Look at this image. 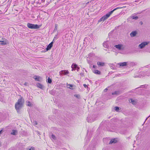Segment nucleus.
Wrapping results in <instances>:
<instances>
[{
	"instance_id": "1",
	"label": "nucleus",
	"mask_w": 150,
	"mask_h": 150,
	"mask_svg": "<svg viewBox=\"0 0 150 150\" xmlns=\"http://www.w3.org/2000/svg\"><path fill=\"white\" fill-rule=\"evenodd\" d=\"M24 100L22 97L18 100L15 105V108L17 111H18L23 106Z\"/></svg>"
},
{
	"instance_id": "2",
	"label": "nucleus",
	"mask_w": 150,
	"mask_h": 150,
	"mask_svg": "<svg viewBox=\"0 0 150 150\" xmlns=\"http://www.w3.org/2000/svg\"><path fill=\"white\" fill-rule=\"evenodd\" d=\"M28 27L30 29H37L40 28V26L37 24H34L30 23H27Z\"/></svg>"
},
{
	"instance_id": "3",
	"label": "nucleus",
	"mask_w": 150,
	"mask_h": 150,
	"mask_svg": "<svg viewBox=\"0 0 150 150\" xmlns=\"http://www.w3.org/2000/svg\"><path fill=\"white\" fill-rule=\"evenodd\" d=\"M111 15L110 14L109 12L108 13L106 14L105 15L103 16L102 17L99 21L98 22H100L101 21H104L105 20L107 19L109 16Z\"/></svg>"
},
{
	"instance_id": "4",
	"label": "nucleus",
	"mask_w": 150,
	"mask_h": 150,
	"mask_svg": "<svg viewBox=\"0 0 150 150\" xmlns=\"http://www.w3.org/2000/svg\"><path fill=\"white\" fill-rule=\"evenodd\" d=\"M148 42H143L139 45V47L140 49H143L146 45H148Z\"/></svg>"
},
{
	"instance_id": "5",
	"label": "nucleus",
	"mask_w": 150,
	"mask_h": 150,
	"mask_svg": "<svg viewBox=\"0 0 150 150\" xmlns=\"http://www.w3.org/2000/svg\"><path fill=\"white\" fill-rule=\"evenodd\" d=\"M69 73V72L67 70H62L59 72L60 75L63 74L64 75H67Z\"/></svg>"
},
{
	"instance_id": "6",
	"label": "nucleus",
	"mask_w": 150,
	"mask_h": 150,
	"mask_svg": "<svg viewBox=\"0 0 150 150\" xmlns=\"http://www.w3.org/2000/svg\"><path fill=\"white\" fill-rule=\"evenodd\" d=\"M53 42H52L47 46V47L46 48L47 51L51 49L53 46Z\"/></svg>"
},
{
	"instance_id": "7",
	"label": "nucleus",
	"mask_w": 150,
	"mask_h": 150,
	"mask_svg": "<svg viewBox=\"0 0 150 150\" xmlns=\"http://www.w3.org/2000/svg\"><path fill=\"white\" fill-rule=\"evenodd\" d=\"M127 62H125L122 63H120L118 64V65L121 67L125 66L127 65Z\"/></svg>"
},
{
	"instance_id": "8",
	"label": "nucleus",
	"mask_w": 150,
	"mask_h": 150,
	"mask_svg": "<svg viewBox=\"0 0 150 150\" xmlns=\"http://www.w3.org/2000/svg\"><path fill=\"white\" fill-rule=\"evenodd\" d=\"M137 32L136 31H133L130 33V35L131 37L135 36L137 34Z\"/></svg>"
},
{
	"instance_id": "9",
	"label": "nucleus",
	"mask_w": 150,
	"mask_h": 150,
	"mask_svg": "<svg viewBox=\"0 0 150 150\" xmlns=\"http://www.w3.org/2000/svg\"><path fill=\"white\" fill-rule=\"evenodd\" d=\"M129 101L130 103H132L133 105H136L137 103V102L136 100L132 99H130L129 100Z\"/></svg>"
},
{
	"instance_id": "10",
	"label": "nucleus",
	"mask_w": 150,
	"mask_h": 150,
	"mask_svg": "<svg viewBox=\"0 0 150 150\" xmlns=\"http://www.w3.org/2000/svg\"><path fill=\"white\" fill-rule=\"evenodd\" d=\"M35 81H40V79H41V78L39 76H35L33 77Z\"/></svg>"
},
{
	"instance_id": "11",
	"label": "nucleus",
	"mask_w": 150,
	"mask_h": 150,
	"mask_svg": "<svg viewBox=\"0 0 150 150\" xmlns=\"http://www.w3.org/2000/svg\"><path fill=\"white\" fill-rule=\"evenodd\" d=\"M108 42V41H106L104 42L103 44V47L107 48H108L109 47Z\"/></svg>"
},
{
	"instance_id": "12",
	"label": "nucleus",
	"mask_w": 150,
	"mask_h": 150,
	"mask_svg": "<svg viewBox=\"0 0 150 150\" xmlns=\"http://www.w3.org/2000/svg\"><path fill=\"white\" fill-rule=\"evenodd\" d=\"M18 132L17 130H13L12 131L11 133V135H16L17 134Z\"/></svg>"
},
{
	"instance_id": "13",
	"label": "nucleus",
	"mask_w": 150,
	"mask_h": 150,
	"mask_svg": "<svg viewBox=\"0 0 150 150\" xmlns=\"http://www.w3.org/2000/svg\"><path fill=\"white\" fill-rule=\"evenodd\" d=\"M124 7V6L123 7H118L116 8L113 9V10L111 11H110L109 12V13L111 15L113 13V12L115 10L117 9H120V8H122Z\"/></svg>"
},
{
	"instance_id": "14",
	"label": "nucleus",
	"mask_w": 150,
	"mask_h": 150,
	"mask_svg": "<svg viewBox=\"0 0 150 150\" xmlns=\"http://www.w3.org/2000/svg\"><path fill=\"white\" fill-rule=\"evenodd\" d=\"M122 46V45L120 44L115 45L114 46V47H115L116 48L120 50H121V47Z\"/></svg>"
},
{
	"instance_id": "15",
	"label": "nucleus",
	"mask_w": 150,
	"mask_h": 150,
	"mask_svg": "<svg viewBox=\"0 0 150 150\" xmlns=\"http://www.w3.org/2000/svg\"><path fill=\"white\" fill-rule=\"evenodd\" d=\"M71 67L72 68V71H73L74 68L76 69V68H78V67L77 64H73L71 66Z\"/></svg>"
},
{
	"instance_id": "16",
	"label": "nucleus",
	"mask_w": 150,
	"mask_h": 150,
	"mask_svg": "<svg viewBox=\"0 0 150 150\" xmlns=\"http://www.w3.org/2000/svg\"><path fill=\"white\" fill-rule=\"evenodd\" d=\"M37 86L38 87L41 89H43L44 87L43 86L39 83H37Z\"/></svg>"
},
{
	"instance_id": "17",
	"label": "nucleus",
	"mask_w": 150,
	"mask_h": 150,
	"mask_svg": "<svg viewBox=\"0 0 150 150\" xmlns=\"http://www.w3.org/2000/svg\"><path fill=\"white\" fill-rule=\"evenodd\" d=\"M117 141L115 140V139H112L111 140L109 143V144H111L112 143H116Z\"/></svg>"
},
{
	"instance_id": "18",
	"label": "nucleus",
	"mask_w": 150,
	"mask_h": 150,
	"mask_svg": "<svg viewBox=\"0 0 150 150\" xmlns=\"http://www.w3.org/2000/svg\"><path fill=\"white\" fill-rule=\"evenodd\" d=\"M104 63L98 62L97 64L99 67H103L104 65Z\"/></svg>"
},
{
	"instance_id": "19",
	"label": "nucleus",
	"mask_w": 150,
	"mask_h": 150,
	"mask_svg": "<svg viewBox=\"0 0 150 150\" xmlns=\"http://www.w3.org/2000/svg\"><path fill=\"white\" fill-rule=\"evenodd\" d=\"M90 117H89V116H88L87 118V121H88V122H92L93 121H94V120H91L90 118Z\"/></svg>"
},
{
	"instance_id": "20",
	"label": "nucleus",
	"mask_w": 150,
	"mask_h": 150,
	"mask_svg": "<svg viewBox=\"0 0 150 150\" xmlns=\"http://www.w3.org/2000/svg\"><path fill=\"white\" fill-rule=\"evenodd\" d=\"M94 73L96 74H100V72L97 70H94Z\"/></svg>"
},
{
	"instance_id": "21",
	"label": "nucleus",
	"mask_w": 150,
	"mask_h": 150,
	"mask_svg": "<svg viewBox=\"0 0 150 150\" xmlns=\"http://www.w3.org/2000/svg\"><path fill=\"white\" fill-rule=\"evenodd\" d=\"M26 105L27 106H29L30 107L32 106L33 105V104H31V103L29 101H28L27 102Z\"/></svg>"
},
{
	"instance_id": "22",
	"label": "nucleus",
	"mask_w": 150,
	"mask_h": 150,
	"mask_svg": "<svg viewBox=\"0 0 150 150\" xmlns=\"http://www.w3.org/2000/svg\"><path fill=\"white\" fill-rule=\"evenodd\" d=\"M47 82L49 83H52V81L51 79L49 77L47 79Z\"/></svg>"
},
{
	"instance_id": "23",
	"label": "nucleus",
	"mask_w": 150,
	"mask_h": 150,
	"mask_svg": "<svg viewBox=\"0 0 150 150\" xmlns=\"http://www.w3.org/2000/svg\"><path fill=\"white\" fill-rule=\"evenodd\" d=\"M57 26L58 25L57 24H55V28L54 30V32H56L57 31Z\"/></svg>"
},
{
	"instance_id": "24",
	"label": "nucleus",
	"mask_w": 150,
	"mask_h": 150,
	"mask_svg": "<svg viewBox=\"0 0 150 150\" xmlns=\"http://www.w3.org/2000/svg\"><path fill=\"white\" fill-rule=\"evenodd\" d=\"M119 94V91H115L112 93V95H118Z\"/></svg>"
},
{
	"instance_id": "25",
	"label": "nucleus",
	"mask_w": 150,
	"mask_h": 150,
	"mask_svg": "<svg viewBox=\"0 0 150 150\" xmlns=\"http://www.w3.org/2000/svg\"><path fill=\"white\" fill-rule=\"evenodd\" d=\"M0 44L1 45H6V43L5 42L3 41H0Z\"/></svg>"
},
{
	"instance_id": "26",
	"label": "nucleus",
	"mask_w": 150,
	"mask_h": 150,
	"mask_svg": "<svg viewBox=\"0 0 150 150\" xmlns=\"http://www.w3.org/2000/svg\"><path fill=\"white\" fill-rule=\"evenodd\" d=\"M114 109L116 111H118L120 110L119 108L118 107H115L114 108Z\"/></svg>"
},
{
	"instance_id": "27",
	"label": "nucleus",
	"mask_w": 150,
	"mask_h": 150,
	"mask_svg": "<svg viewBox=\"0 0 150 150\" xmlns=\"http://www.w3.org/2000/svg\"><path fill=\"white\" fill-rule=\"evenodd\" d=\"M132 18L133 19L137 20L138 18V16H132Z\"/></svg>"
},
{
	"instance_id": "28",
	"label": "nucleus",
	"mask_w": 150,
	"mask_h": 150,
	"mask_svg": "<svg viewBox=\"0 0 150 150\" xmlns=\"http://www.w3.org/2000/svg\"><path fill=\"white\" fill-rule=\"evenodd\" d=\"M67 87L68 88H71V87H72V85H71V84H69V85H68L67 86Z\"/></svg>"
},
{
	"instance_id": "29",
	"label": "nucleus",
	"mask_w": 150,
	"mask_h": 150,
	"mask_svg": "<svg viewBox=\"0 0 150 150\" xmlns=\"http://www.w3.org/2000/svg\"><path fill=\"white\" fill-rule=\"evenodd\" d=\"M52 137L54 139H56V137L53 134H52Z\"/></svg>"
},
{
	"instance_id": "30",
	"label": "nucleus",
	"mask_w": 150,
	"mask_h": 150,
	"mask_svg": "<svg viewBox=\"0 0 150 150\" xmlns=\"http://www.w3.org/2000/svg\"><path fill=\"white\" fill-rule=\"evenodd\" d=\"M33 124H34L36 125H37V124H38L37 122L36 121L34 120L33 121Z\"/></svg>"
},
{
	"instance_id": "31",
	"label": "nucleus",
	"mask_w": 150,
	"mask_h": 150,
	"mask_svg": "<svg viewBox=\"0 0 150 150\" xmlns=\"http://www.w3.org/2000/svg\"><path fill=\"white\" fill-rule=\"evenodd\" d=\"M83 86L85 88H88V86L86 84H84Z\"/></svg>"
},
{
	"instance_id": "32",
	"label": "nucleus",
	"mask_w": 150,
	"mask_h": 150,
	"mask_svg": "<svg viewBox=\"0 0 150 150\" xmlns=\"http://www.w3.org/2000/svg\"><path fill=\"white\" fill-rule=\"evenodd\" d=\"M36 132L39 135H40V132L39 131H36Z\"/></svg>"
},
{
	"instance_id": "33",
	"label": "nucleus",
	"mask_w": 150,
	"mask_h": 150,
	"mask_svg": "<svg viewBox=\"0 0 150 150\" xmlns=\"http://www.w3.org/2000/svg\"><path fill=\"white\" fill-rule=\"evenodd\" d=\"M28 150H34L33 148L31 147L30 149H29Z\"/></svg>"
},
{
	"instance_id": "34",
	"label": "nucleus",
	"mask_w": 150,
	"mask_h": 150,
	"mask_svg": "<svg viewBox=\"0 0 150 150\" xmlns=\"http://www.w3.org/2000/svg\"><path fill=\"white\" fill-rule=\"evenodd\" d=\"M74 96H75V97H76L77 98H79V96H78V95L77 94L75 95H74Z\"/></svg>"
},
{
	"instance_id": "35",
	"label": "nucleus",
	"mask_w": 150,
	"mask_h": 150,
	"mask_svg": "<svg viewBox=\"0 0 150 150\" xmlns=\"http://www.w3.org/2000/svg\"><path fill=\"white\" fill-rule=\"evenodd\" d=\"M108 90V89H107V88H106L104 90V92H106Z\"/></svg>"
},
{
	"instance_id": "36",
	"label": "nucleus",
	"mask_w": 150,
	"mask_h": 150,
	"mask_svg": "<svg viewBox=\"0 0 150 150\" xmlns=\"http://www.w3.org/2000/svg\"><path fill=\"white\" fill-rule=\"evenodd\" d=\"M97 67L95 65H93V67L94 68H96Z\"/></svg>"
},
{
	"instance_id": "37",
	"label": "nucleus",
	"mask_w": 150,
	"mask_h": 150,
	"mask_svg": "<svg viewBox=\"0 0 150 150\" xmlns=\"http://www.w3.org/2000/svg\"><path fill=\"white\" fill-rule=\"evenodd\" d=\"M27 84H28V83L27 82H25L24 83V85H25V86H27Z\"/></svg>"
},
{
	"instance_id": "38",
	"label": "nucleus",
	"mask_w": 150,
	"mask_h": 150,
	"mask_svg": "<svg viewBox=\"0 0 150 150\" xmlns=\"http://www.w3.org/2000/svg\"><path fill=\"white\" fill-rule=\"evenodd\" d=\"M56 39V38H55V37H54V39H53V41H52V42H53L54 41V40H55Z\"/></svg>"
},
{
	"instance_id": "39",
	"label": "nucleus",
	"mask_w": 150,
	"mask_h": 150,
	"mask_svg": "<svg viewBox=\"0 0 150 150\" xmlns=\"http://www.w3.org/2000/svg\"><path fill=\"white\" fill-rule=\"evenodd\" d=\"M80 68L79 67H78V68H76V69H77V70L78 71H79V69Z\"/></svg>"
},
{
	"instance_id": "40",
	"label": "nucleus",
	"mask_w": 150,
	"mask_h": 150,
	"mask_svg": "<svg viewBox=\"0 0 150 150\" xmlns=\"http://www.w3.org/2000/svg\"><path fill=\"white\" fill-rule=\"evenodd\" d=\"M150 117V115L147 118H146V119L145 120V121H146V120H147L148 118V117Z\"/></svg>"
},
{
	"instance_id": "41",
	"label": "nucleus",
	"mask_w": 150,
	"mask_h": 150,
	"mask_svg": "<svg viewBox=\"0 0 150 150\" xmlns=\"http://www.w3.org/2000/svg\"><path fill=\"white\" fill-rule=\"evenodd\" d=\"M2 131V130H0V134H1Z\"/></svg>"
},
{
	"instance_id": "42",
	"label": "nucleus",
	"mask_w": 150,
	"mask_h": 150,
	"mask_svg": "<svg viewBox=\"0 0 150 150\" xmlns=\"http://www.w3.org/2000/svg\"><path fill=\"white\" fill-rule=\"evenodd\" d=\"M140 24H141V25L142 24V22H140Z\"/></svg>"
},
{
	"instance_id": "43",
	"label": "nucleus",
	"mask_w": 150,
	"mask_h": 150,
	"mask_svg": "<svg viewBox=\"0 0 150 150\" xmlns=\"http://www.w3.org/2000/svg\"><path fill=\"white\" fill-rule=\"evenodd\" d=\"M76 69L74 68L73 69V70H75Z\"/></svg>"
}]
</instances>
